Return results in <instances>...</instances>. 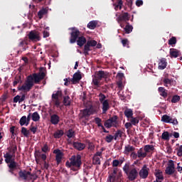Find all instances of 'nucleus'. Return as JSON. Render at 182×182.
Returning <instances> with one entry per match:
<instances>
[{
    "mask_svg": "<svg viewBox=\"0 0 182 182\" xmlns=\"http://www.w3.org/2000/svg\"><path fill=\"white\" fill-rule=\"evenodd\" d=\"M45 76H46L45 68L41 67L39 68V73H35L27 76L23 85L18 87V90H21L22 92H31L34 85H39L41 81L45 79Z\"/></svg>",
    "mask_w": 182,
    "mask_h": 182,
    "instance_id": "1",
    "label": "nucleus"
},
{
    "mask_svg": "<svg viewBox=\"0 0 182 182\" xmlns=\"http://www.w3.org/2000/svg\"><path fill=\"white\" fill-rule=\"evenodd\" d=\"M65 167L70 168L72 171H79L82 168V156L80 154L73 155L70 161L65 162Z\"/></svg>",
    "mask_w": 182,
    "mask_h": 182,
    "instance_id": "2",
    "label": "nucleus"
},
{
    "mask_svg": "<svg viewBox=\"0 0 182 182\" xmlns=\"http://www.w3.org/2000/svg\"><path fill=\"white\" fill-rule=\"evenodd\" d=\"M109 76V73L105 72L103 70H100L95 74V78L92 80V83L95 86H99V83H100V80L102 79H107Z\"/></svg>",
    "mask_w": 182,
    "mask_h": 182,
    "instance_id": "3",
    "label": "nucleus"
},
{
    "mask_svg": "<svg viewBox=\"0 0 182 182\" xmlns=\"http://www.w3.org/2000/svg\"><path fill=\"white\" fill-rule=\"evenodd\" d=\"M117 119H119V117L117 115L110 117L105 122L104 126H105L107 129L117 127V126H119V122L117 121Z\"/></svg>",
    "mask_w": 182,
    "mask_h": 182,
    "instance_id": "4",
    "label": "nucleus"
},
{
    "mask_svg": "<svg viewBox=\"0 0 182 182\" xmlns=\"http://www.w3.org/2000/svg\"><path fill=\"white\" fill-rule=\"evenodd\" d=\"M70 29V31H72V32L70 33V43H76L77 39H79L80 36V31H79V29L75 27H73Z\"/></svg>",
    "mask_w": 182,
    "mask_h": 182,
    "instance_id": "5",
    "label": "nucleus"
},
{
    "mask_svg": "<svg viewBox=\"0 0 182 182\" xmlns=\"http://www.w3.org/2000/svg\"><path fill=\"white\" fill-rule=\"evenodd\" d=\"M62 90H58L52 94V100L56 107H62L60 106V100H59V97H62Z\"/></svg>",
    "mask_w": 182,
    "mask_h": 182,
    "instance_id": "6",
    "label": "nucleus"
},
{
    "mask_svg": "<svg viewBox=\"0 0 182 182\" xmlns=\"http://www.w3.org/2000/svg\"><path fill=\"white\" fill-rule=\"evenodd\" d=\"M127 176L129 181H134V180H136L139 177V171H137V168H134L129 170Z\"/></svg>",
    "mask_w": 182,
    "mask_h": 182,
    "instance_id": "7",
    "label": "nucleus"
},
{
    "mask_svg": "<svg viewBox=\"0 0 182 182\" xmlns=\"http://www.w3.org/2000/svg\"><path fill=\"white\" fill-rule=\"evenodd\" d=\"M28 39L32 41V42H38L41 41V36H39V31H31L28 35Z\"/></svg>",
    "mask_w": 182,
    "mask_h": 182,
    "instance_id": "8",
    "label": "nucleus"
},
{
    "mask_svg": "<svg viewBox=\"0 0 182 182\" xmlns=\"http://www.w3.org/2000/svg\"><path fill=\"white\" fill-rule=\"evenodd\" d=\"M53 154H55L56 164L59 166V164L62 163V160L63 159V156H65V154H63L60 149H55L53 151Z\"/></svg>",
    "mask_w": 182,
    "mask_h": 182,
    "instance_id": "9",
    "label": "nucleus"
},
{
    "mask_svg": "<svg viewBox=\"0 0 182 182\" xmlns=\"http://www.w3.org/2000/svg\"><path fill=\"white\" fill-rule=\"evenodd\" d=\"M80 119H85L87 120L89 117H90V115L93 114V112H92V109L90 108H86L84 109L80 110Z\"/></svg>",
    "mask_w": 182,
    "mask_h": 182,
    "instance_id": "10",
    "label": "nucleus"
},
{
    "mask_svg": "<svg viewBox=\"0 0 182 182\" xmlns=\"http://www.w3.org/2000/svg\"><path fill=\"white\" fill-rule=\"evenodd\" d=\"M149 171H150V168L147 167V165H144L138 175L139 174L141 178L146 179L149 177Z\"/></svg>",
    "mask_w": 182,
    "mask_h": 182,
    "instance_id": "11",
    "label": "nucleus"
},
{
    "mask_svg": "<svg viewBox=\"0 0 182 182\" xmlns=\"http://www.w3.org/2000/svg\"><path fill=\"white\" fill-rule=\"evenodd\" d=\"M174 171H176V170L174 169V161H173V160H170L169 164H168V166L165 170V173L168 176H173Z\"/></svg>",
    "mask_w": 182,
    "mask_h": 182,
    "instance_id": "12",
    "label": "nucleus"
},
{
    "mask_svg": "<svg viewBox=\"0 0 182 182\" xmlns=\"http://www.w3.org/2000/svg\"><path fill=\"white\" fill-rule=\"evenodd\" d=\"M130 14L127 12H124L118 16L117 21L119 22V23H120V22H127V21H130Z\"/></svg>",
    "mask_w": 182,
    "mask_h": 182,
    "instance_id": "13",
    "label": "nucleus"
},
{
    "mask_svg": "<svg viewBox=\"0 0 182 182\" xmlns=\"http://www.w3.org/2000/svg\"><path fill=\"white\" fill-rule=\"evenodd\" d=\"M9 173H11L12 176H16L15 173V170L18 168V163L16 161H13L11 164H8Z\"/></svg>",
    "mask_w": 182,
    "mask_h": 182,
    "instance_id": "14",
    "label": "nucleus"
},
{
    "mask_svg": "<svg viewBox=\"0 0 182 182\" xmlns=\"http://www.w3.org/2000/svg\"><path fill=\"white\" fill-rule=\"evenodd\" d=\"M82 80V74H80V71H77L74 73L73 78L71 79V82L73 85H76V83H79Z\"/></svg>",
    "mask_w": 182,
    "mask_h": 182,
    "instance_id": "15",
    "label": "nucleus"
},
{
    "mask_svg": "<svg viewBox=\"0 0 182 182\" xmlns=\"http://www.w3.org/2000/svg\"><path fill=\"white\" fill-rule=\"evenodd\" d=\"M73 146L74 149L78 150V151H82V150H85V149L86 148V145L85 144L79 141L73 142Z\"/></svg>",
    "mask_w": 182,
    "mask_h": 182,
    "instance_id": "16",
    "label": "nucleus"
},
{
    "mask_svg": "<svg viewBox=\"0 0 182 182\" xmlns=\"http://www.w3.org/2000/svg\"><path fill=\"white\" fill-rule=\"evenodd\" d=\"M50 122L51 124H58L59 122H60V117H59V115L53 114V115L50 116Z\"/></svg>",
    "mask_w": 182,
    "mask_h": 182,
    "instance_id": "17",
    "label": "nucleus"
},
{
    "mask_svg": "<svg viewBox=\"0 0 182 182\" xmlns=\"http://www.w3.org/2000/svg\"><path fill=\"white\" fill-rule=\"evenodd\" d=\"M18 48H22L23 50H26V46H28V41L26 39L20 38L17 45Z\"/></svg>",
    "mask_w": 182,
    "mask_h": 182,
    "instance_id": "18",
    "label": "nucleus"
},
{
    "mask_svg": "<svg viewBox=\"0 0 182 182\" xmlns=\"http://www.w3.org/2000/svg\"><path fill=\"white\" fill-rule=\"evenodd\" d=\"M102 105V114H106V112L110 109V105L109 104V100L101 102Z\"/></svg>",
    "mask_w": 182,
    "mask_h": 182,
    "instance_id": "19",
    "label": "nucleus"
},
{
    "mask_svg": "<svg viewBox=\"0 0 182 182\" xmlns=\"http://www.w3.org/2000/svg\"><path fill=\"white\" fill-rule=\"evenodd\" d=\"M166 68H167V61L166 58H161L159 60L158 69H159V70H164Z\"/></svg>",
    "mask_w": 182,
    "mask_h": 182,
    "instance_id": "20",
    "label": "nucleus"
},
{
    "mask_svg": "<svg viewBox=\"0 0 182 182\" xmlns=\"http://www.w3.org/2000/svg\"><path fill=\"white\" fill-rule=\"evenodd\" d=\"M169 55L171 58H178L180 55H181V53H180V50L176 49V48H171L169 50Z\"/></svg>",
    "mask_w": 182,
    "mask_h": 182,
    "instance_id": "21",
    "label": "nucleus"
},
{
    "mask_svg": "<svg viewBox=\"0 0 182 182\" xmlns=\"http://www.w3.org/2000/svg\"><path fill=\"white\" fill-rule=\"evenodd\" d=\"M18 176L21 178H23V180H28V176H31V171H26V170H21L18 172Z\"/></svg>",
    "mask_w": 182,
    "mask_h": 182,
    "instance_id": "22",
    "label": "nucleus"
},
{
    "mask_svg": "<svg viewBox=\"0 0 182 182\" xmlns=\"http://www.w3.org/2000/svg\"><path fill=\"white\" fill-rule=\"evenodd\" d=\"M4 157L5 159V162L6 164H11L13 161H15V159H12L13 155L9 154V152L6 153L4 155Z\"/></svg>",
    "mask_w": 182,
    "mask_h": 182,
    "instance_id": "23",
    "label": "nucleus"
},
{
    "mask_svg": "<svg viewBox=\"0 0 182 182\" xmlns=\"http://www.w3.org/2000/svg\"><path fill=\"white\" fill-rule=\"evenodd\" d=\"M77 45L78 46H80V48H82V46H83V45H85V43H87V40L86 38L83 36H80V38H78V39L77 40Z\"/></svg>",
    "mask_w": 182,
    "mask_h": 182,
    "instance_id": "24",
    "label": "nucleus"
},
{
    "mask_svg": "<svg viewBox=\"0 0 182 182\" xmlns=\"http://www.w3.org/2000/svg\"><path fill=\"white\" fill-rule=\"evenodd\" d=\"M158 91H159L160 96H162V97H164V99H166V97H167L168 93L167 92V90L164 89V87H159L158 88Z\"/></svg>",
    "mask_w": 182,
    "mask_h": 182,
    "instance_id": "25",
    "label": "nucleus"
},
{
    "mask_svg": "<svg viewBox=\"0 0 182 182\" xmlns=\"http://www.w3.org/2000/svg\"><path fill=\"white\" fill-rule=\"evenodd\" d=\"M35 159L38 157V159H42L43 161H46V159L48 156H46V154H41L40 151H37L35 154Z\"/></svg>",
    "mask_w": 182,
    "mask_h": 182,
    "instance_id": "26",
    "label": "nucleus"
},
{
    "mask_svg": "<svg viewBox=\"0 0 182 182\" xmlns=\"http://www.w3.org/2000/svg\"><path fill=\"white\" fill-rule=\"evenodd\" d=\"M26 96L25 95H23L21 97L20 95H16L14 97L13 102L14 103H22L23 100H25Z\"/></svg>",
    "mask_w": 182,
    "mask_h": 182,
    "instance_id": "27",
    "label": "nucleus"
},
{
    "mask_svg": "<svg viewBox=\"0 0 182 182\" xmlns=\"http://www.w3.org/2000/svg\"><path fill=\"white\" fill-rule=\"evenodd\" d=\"M138 158L139 159H145V157H147V153L144 152V149L143 148H141L137 151Z\"/></svg>",
    "mask_w": 182,
    "mask_h": 182,
    "instance_id": "28",
    "label": "nucleus"
},
{
    "mask_svg": "<svg viewBox=\"0 0 182 182\" xmlns=\"http://www.w3.org/2000/svg\"><path fill=\"white\" fill-rule=\"evenodd\" d=\"M97 26V21H91L87 25V28H88V29H92V30L96 29Z\"/></svg>",
    "mask_w": 182,
    "mask_h": 182,
    "instance_id": "29",
    "label": "nucleus"
},
{
    "mask_svg": "<svg viewBox=\"0 0 182 182\" xmlns=\"http://www.w3.org/2000/svg\"><path fill=\"white\" fill-rule=\"evenodd\" d=\"M96 45H97V41L95 40H90L87 41L86 44L84 46L90 49V47H95L96 46Z\"/></svg>",
    "mask_w": 182,
    "mask_h": 182,
    "instance_id": "30",
    "label": "nucleus"
},
{
    "mask_svg": "<svg viewBox=\"0 0 182 182\" xmlns=\"http://www.w3.org/2000/svg\"><path fill=\"white\" fill-rule=\"evenodd\" d=\"M134 150H136V148H134L133 146L127 145L124 148V154H129V153H132V151H134Z\"/></svg>",
    "mask_w": 182,
    "mask_h": 182,
    "instance_id": "31",
    "label": "nucleus"
},
{
    "mask_svg": "<svg viewBox=\"0 0 182 182\" xmlns=\"http://www.w3.org/2000/svg\"><path fill=\"white\" fill-rule=\"evenodd\" d=\"M31 119L33 122H39L41 120V115H39L38 112H35L31 114Z\"/></svg>",
    "mask_w": 182,
    "mask_h": 182,
    "instance_id": "32",
    "label": "nucleus"
},
{
    "mask_svg": "<svg viewBox=\"0 0 182 182\" xmlns=\"http://www.w3.org/2000/svg\"><path fill=\"white\" fill-rule=\"evenodd\" d=\"M124 114L127 119H132L133 117V110L132 109H125Z\"/></svg>",
    "mask_w": 182,
    "mask_h": 182,
    "instance_id": "33",
    "label": "nucleus"
},
{
    "mask_svg": "<svg viewBox=\"0 0 182 182\" xmlns=\"http://www.w3.org/2000/svg\"><path fill=\"white\" fill-rule=\"evenodd\" d=\"M156 180H164V176H163V172L160 170L156 171L155 173Z\"/></svg>",
    "mask_w": 182,
    "mask_h": 182,
    "instance_id": "34",
    "label": "nucleus"
},
{
    "mask_svg": "<svg viewBox=\"0 0 182 182\" xmlns=\"http://www.w3.org/2000/svg\"><path fill=\"white\" fill-rule=\"evenodd\" d=\"M65 132H63V130L60 129V130H57L54 134V139H60V137H62V136H63Z\"/></svg>",
    "mask_w": 182,
    "mask_h": 182,
    "instance_id": "35",
    "label": "nucleus"
},
{
    "mask_svg": "<svg viewBox=\"0 0 182 182\" xmlns=\"http://www.w3.org/2000/svg\"><path fill=\"white\" fill-rule=\"evenodd\" d=\"M163 82H164V86H166V87H168V86L173 85V83L174 81L173 80H170L168 78H165V79H164Z\"/></svg>",
    "mask_w": 182,
    "mask_h": 182,
    "instance_id": "36",
    "label": "nucleus"
},
{
    "mask_svg": "<svg viewBox=\"0 0 182 182\" xmlns=\"http://www.w3.org/2000/svg\"><path fill=\"white\" fill-rule=\"evenodd\" d=\"M47 14H48V9H42L38 12V16L39 19H42V18H43V16L46 15Z\"/></svg>",
    "mask_w": 182,
    "mask_h": 182,
    "instance_id": "37",
    "label": "nucleus"
},
{
    "mask_svg": "<svg viewBox=\"0 0 182 182\" xmlns=\"http://www.w3.org/2000/svg\"><path fill=\"white\" fill-rule=\"evenodd\" d=\"M144 151L146 153H150L151 151H154V146L153 145H145L144 147Z\"/></svg>",
    "mask_w": 182,
    "mask_h": 182,
    "instance_id": "38",
    "label": "nucleus"
},
{
    "mask_svg": "<svg viewBox=\"0 0 182 182\" xmlns=\"http://www.w3.org/2000/svg\"><path fill=\"white\" fill-rule=\"evenodd\" d=\"M21 134L23 135L24 137H29V134H31V132L28 130L26 127L21 128Z\"/></svg>",
    "mask_w": 182,
    "mask_h": 182,
    "instance_id": "39",
    "label": "nucleus"
},
{
    "mask_svg": "<svg viewBox=\"0 0 182 182\" xmlns=\"http://www.w3.org/2000/svg\"><path fill=\"white\" fill-rule=\"evenodd\" d=\"M63 103L64 106H70V97L65 96L63 97Z\"/></svg>",
    "mask_w": 182,
    "mask_h": 182,
    "instance_id": "40",
    "label": "nucleus"
},
{
    "mask_svg": "<svg viewBox=\"0 0 182 182\" xmlns=\"http://www.w3.org/2000/svg\"><path fill=\"white\" fill-rule=\"evenodd\" d=\"M92 164H94V166H100V158L94 156L92 158Z\"/></svg>",
    "mask_w": 182,
    "mask_h": 182,
    "instance_id": "41",
    "label": "nucleus"
},
{
    "mask_svg": "<svg viewBox=\"0 0 182 182\" xmlns=\"http://www.w3.org/2000/svg\"><path fill=\"white\" fill-rule=\"evenodd\" d=\"M114 9L117 11V9H122V6H123V1L122 0H117V4H114Z\"/></svg>",
    "mask_w": 182,
    "mask_h": 182,
    "instance_id": "42",
    "label": "nucleus"
},
{
    "mask_svg": "<svg viewBox=\"0 0 182 182\" xmlns=\"http://www.w3.org/2000/svg\"><path fill=\"white\" fill-rule=\"evenodd\" d=\"M66 136L68 137V139H72V137H75V131H73L72 129H70L66 132Z\"/></svg>",
    "mask_w": 182,
    "mask_h": 182,
    "instance_id": "43",
    "label": "nucleus"
},
{
    "mask_svg": "<svg viewBox=\"0 0 182 182\" xmlns=\"http://www.w3.org/2000/svg\"><path fill=\"white\" fill-rule=\"evenodd\" d=\"M122 136H123V132H122V130L119 129L116 132V133L113 136L114 140H117L118 137H122Z\"/></svg>",
    "mask_w": 182,
    "mask_h": 182,
    "instance_id": "44",
    "label": "nucleus"
},
{
    "mask_svg": "<svg viewBox=\"0 0 182 182\" xmlns=\"http://www.w3.org/2000/svg\"><path fill=\"white\" fill-rule=\"evenodd\" d=\"M139 118L137 117H131V119H130V122H131V124H132L133 126H136V124H139Z\"/></svg>",
    "mask_w": 182,
    "mask_h": 182,
    "instance_id": "45",
    "label": "nucleus"
},
{
    "mask_svg": "<svg viewBox=\"0 0 182 182\" xmlns=\"http://www.w3.org/2000/svg\"><path fill=\"white\" fill-rule=\"evenodd\" d=\"M170 116L164 114L161 117V122H164V123H170Z\"/></svg>",
    "mask_w": 182,
    "mask_h": 182,
    "instance_id": "46",
    "label": "nucleus"
},
{
    "mask_svg": "<svg viewBox=\"0 0 182 182\" xmlns=\"http://www.w3.org/2000/svg\"><path fill=\"white\" fill-rule=\"evenodd\" d=\"M161 139L163 140H170V134L168 132H164L161 135Z\"/></svg>",
    "mask_w": 182,
    "mask_h": 182,
    "instance_id": "47",
    "label": "nucleus"
},
{
    "mask_svg": "<svg viewBox=\"0 0 182 182\" xmlns=\"http://www.w3.org/2000/svg\"><path fill=\"white\" fill-rule=\"evenodd\" d=\"M109 182H116V181H117V176L114 175L113 173H111L109 176Z\"/></svg>",
    "mask_w": 182,
    "mask_h": 182,
    "instance_id": "48",
    "label": "nucleus"
},
{
    "mask_svg": "<svg viewBox=\"0 0 182 182\" xmlns=\"http://www.w3.org/2000/svg\"><path fill=\"white\" fill-rule=\"evenodd\" d=\"M124 31L126 33H130L133 31V26H130L129 23H127V25L124 28Z\"/></svg>",
    "mask_w": 182,
    "mask_h": 182,
    "instance_id": "49",
    "label": "nucleus"
},
{
    "mask_svg": "<svg viewBox=\"0 0 182 182\" xmlns=\"http://www.w3.org/2000/svg\"><path fill=\"white\" fill-rule=\"evenodd\" d=\"M20 126H26V116H23L19 121Z\"/></svg>",
    "mask_w": 182,
    "mask_h": 182,
    "instance_id": "50",
    "label": "nucleus"
},
{
    "mask_svg": "<svg viewBox=\"0 0 182 182\" xmlns=\"http://www.w3.org/2000/svg\"><path fill=\"white\" fill-rule=\"evenodd\" d=\"M38 131V127H34L33 123H32L30 126L29 132H31L33 134H36Z\"/></svg>",
    "mask_w": 182,
    "mask_h": 182,
    "instance_id": "51",
    "label": "nucleus"
},
{
    "mask_svg": "<svg viewBox=\"0 0 182 182\" xmlns=\"http://www.w3.org/2000/svg\"><path fill=\"white\" fill-rule=\"evenodd\" d=\"M177 43V38L176 37H172L168 40V45L173 46V45H176Z\"/></svg>",
    "mask_w": 182,
    "mask_h": 182,
    "instance_id": "52",
    "label": "nucleus"
},
{
    "mask_svg": "<svg viewBox=\"0 0 182 182\" xmlns=\"http://www.w3.org/2000/svg\"><path fill=\"white\" fill-rule=\"evenodd\" d=\"M130 165L129 164H125V165L123 167V171L125 173V174H128V173L130 171Z\"/></svg>",
    "mask_w": 182,
    "mask_h": 182,
    "instance_id": "53",
    "label": "nucleus"
},
{
    "mask_svg": "<svg viewBox=\"0 0 182 182\" xmlns=\"http://www.w3.org/2000/svg\"><path fill=\"white\" fill-rule=\"evenodd\" d=\"M99 100L100 103H102L103 102H106V95L103 93H100L99 95Z\"/></svg>",
    "mask_w": 182,
    "mask_h": 182,
    "instance_id": "54",
    "label": "nucleus"
},
{
    "mask_svg": "<svg viewBox=\"0 0 182 182\" xmlns=\"http://www.w3.org/2000/svg\"><path fill=\"white\" fill-rule=\"evenodd\" d=\"M113 139H114V136L111 134H109L105 137V141H107V143H112V141H113Z\"/></svg>",
    "mask_w": 182,
    "mask_h": 182,
    "instance_id": "55",
    "label": "nucleus"
},
{
    "mask_svg": "<svg viewBox=\"0 0 182 182\" xmlns=\"http://www.w3.org/2000/svg\"><path fill=\"white\" fill-rule=\"evenodd\" d=\"M169 122L168 123H171V124H173V126H176V124H178V121H177L176 118H172L171 117H170L169 118Z\"/></svg>",
    "mask_w": 182,
    "mask_h": 182,
    "instance_id": "56",
    "label": "nucleus"
},
{
    "mask_svg": "<svg viewBox=\"0 0 182 182\" xmlns=\"http://www.w3.org/2000/svg\"><path fill=\"white\" fill-rule=\"evenodd\" d=\"M95 122L98 127H102L103 126V124H102V119L96 117L95 118Z\"/></svg>",
    "mask_w": 182,
    "mask_h": 182,
    "instance_id": "57",
    "label": "nucleus"
},
{
    "mask_svg": "<svg viewBox=\"0 0 182 182\" xmlns=\"http://www.w3.org/2000/svg\"><path fill=\"white\" fill-rule=\"evenodd\" d=\"M178 102H180V96L178 95H174L171 99L172 103H177Z\"/></svg>",
    "mask_w": 182,
    "mask_h": 182,
    "instance_id": "58",
    "label": "nucleus"
},
{
    "mask_svg": "<svg viewBox=\"0 0 182 182\" xmlns=\"http://www.w3.org/2000/svg\"><path fill=\"white\" fill-rule=\"evenodd\" d=\"M90 50H92L90 48L84 46V55H85V56H87L89 55V52H90Z\"/></svg>",
    "mask_w": 182,
    "mask_h": 182,
    "instance_id": "59",
    "label": "nucleus"
},
{
    "mask_svg": "<svg viewBox=\"0 0 182 182\" xmlns=\"http://www.w3.org/2000/svg\"><path fill=\"white\" fill-rule=\"evenodd\" d=\"M30 176V180H33L32 182H34L35 180H36L38 178V175H36V173H31Z\"/></svg>",
    "mask_w": 182,
    "mask_h": 182,
    "instance_id": "60",
    "label": "nucleus"
},
{
    "mask_svg": "<svg viewBox=\"0 0 182 182\" xmlns=\"http://www.w3.org/2000/svg\"><path fill=\"white\" fill-rule=\"evenodd\" d=\"M176 150L177 156H178V157H182V145L179 148H177Z\"/></svg>",
    "mask_w": 182,
    "mask_h": 182,
    "instance_id": "61",
    "label": "nucleus"
},
{
    "mask_svg": "<svg viewBox=\"0 0 182 182\" xmlns=\"http://www.w3.org/2000/svg\"><path fill=\"white\" fill-rule=\"evenodd\" d=\"M120 164V161L117 159H114L112 161V167H117Z\"/></svg>",
    "mask_w": 182,
    "mask_h": 182,
    "instance_id": "62",
    "label": "nucleus"
},
{
    "mask_svg": "<svg viewBox=\"0 0 182 182\" xmlns=\"http://www.w3.org/2000/svg\"><path fill=\"white\" fill-rule=\"evenodd\" d=\"M122 43L123 46H129V40L127 38L122 39Z\"/></svg>",
    "mask_w": 182,
    "mask_h": 182,
    "instance_id": "63",
    "label": "nucleus"
},
{
    "mask_svg": "<svg viewBox=\"0 0 182 182\" xmlns=\"http://www.w3.org/2000/svg\"><path fill=\"white\" fill-rule=\"evenodd\" d=\"M117 85L118 88L119 89V90H123V82L121 80L117 82Z\"/></svg>",
    "mask_w": 182,
    "mask_h": 182,
    "instance_id": "64",
    "label": "nucleus"
}]
</instances>
